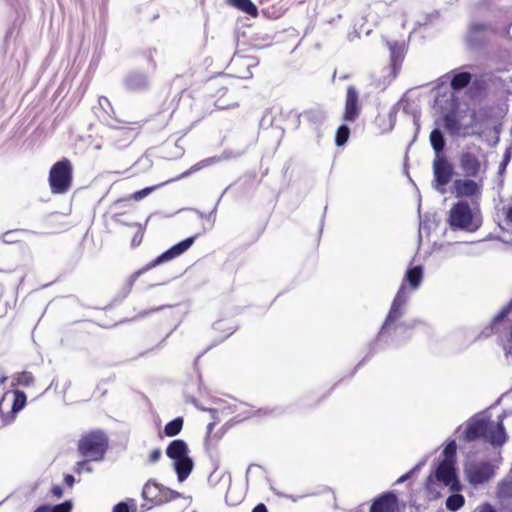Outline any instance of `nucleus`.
I'll use <instances>...</instances> for the list:
<instances>
[{
  "mask_svg": "<svg viewBox=\"0 0 512 512\" xmlns=\"http://www.w3.org/2000/svg\"><path fill=\"white\" fill-rule=\"evenodd\" d=\"M462 439L466 442L483 439L493 446H502L507 440L502 417L496 422L486 416L476 415L470 418L465 425Z\"/></svg>",
  "mask_w": 512,
  "mask_h": 512,
  "instance_id": "1",
  "label": "nucleus"
},
{
  "mask_svg": "<svg viewBox=\"0 0 512 512\" xmlns=\"http://www.w3.org/2000/svg\"><path fill=\"white\" fill-rule=\"evenodd\" d=\"M109 447V440L106 434L101 430H92L84 435L78 441L79 454L88 461H101Z\"/></svg>",
  "mask_w": 512,
  "mask_h": 512,
  "instance_id": "2",
  "label": "nucleus"
},
{
  "mask_svg": "<svg viewBox=\"0 0 512 512\" xmlns=\"http://www.w3.org/2000/svg\"><path fill=\"white\" fill-rule=\"evenodd\" d=\"M188 446L182 439L173 440L166 448V455L174 461V468L180 482L187 479L193 469V461L188 456Z\"/></svg>",
  "mask_w": 512,
  "mask_h": 512,
  "instance_id": "3",
  "label": "nucleus"
},
{
  "mask_svg": "<svg viewBox=\"0 0 512 512\" xmlns=\"http://www.w3.org/2000/svg\"><path fill=\"white\" fill-rule=\"evenodd\" d=\"M73 166L69 159L64 158L54 163L49 172V185L53 194H64L72 185Z\"/></svg>",
  "mask_w": 512,
  "mask_h": 512,
  "instance_id": "4",
  "label": "nucleus"
},
{
  "mask_svg": "<svg viewBox=\"0 0 512 512\" xmlns=\"http://www.w3.org/2000/svg\"><path fill=\"white\" fill-rule=\"evenodd\" d=\"M142 497L148 508H152L178 499L180 493L149 480L143 487Z\"/></svg>",
  "mask_w": 512,
  "mask_h": 512,
  "instance_id": "5",
  "label": "nucleus"
},
{
  "mask_svg": "<svg viewBox=\"0 0 512 512\" xmlns=\"http://www.w3.org/2000/svg\"><path fill=\"white\" fill-rule=\"evenodd\" d=\"M465 475L471 485L478 486L492 479L495 469L489 461H474L465 467Z\"/></svg>",
  "mask_w": 512,
  "mask_h": 512,
  "instance_id": "6",
  "label": "nucleus"
},
{
  "mask_svg": "<svg viewBox=\"0 0 512 512\" xmlns=\"http://www.w3.org/2000/svg\"><path fill=\"white\" fill-rule=\"evenodd\" d=\"M448 223L454 230H470L473 224V214L469 204L464 201L455 203L449 211Z\"/></svg>",
  "mask_w": 512,
  "mask_h": 512,
  "instance_id": "7",
  "label": "nucleus"
},
{
  "mask_svg": "<svg viewBox=\"0 0 512 512\" xmlns=\"http://www.w3.org/2000/svg\"><path fill=\"white\" fill-rule=\"evenodd\" d=\"M435 478L449 487L451 492H459L462 485L457 477L453 460L444 459L435 471Z\"/></svg>",
  "mask_w": 512,
  "mask_h": 512,
  "instance_id": "8",
  "label": "nucleus"
},
{
  "mask_svg": "<svg viewBox=\"0 0 512 512\" xmlns=\"http://www.w3.org/2000/svg\"><path fill=\"white\" fill-rule=\"evenodd\" d=\"M194 241H195V237H189V238L182 240L181 242L175 244L170 249L163 252L161 255H159L158 257H156L149 263H147L146 266L144 268H142L138 273L140 274V273L146 272V271L156 267L157 265H160L164 262H168V261L182 255L184 252H186L192 246Z\"/></svg>",
  "mask_w": 512,
  "mask_h": 512,
  "instance_id": "9",
  "label": "nucleus"
},
{
  "mask_svg": "<svg viewBox=\"0 0 512 512\" xmlns=\"http://www.w3.org/2000/svg\"><path fill=\"white\" fill-rule=\"evenodd\" d=\"M12 394H13V401H12L11 410L9 412L4 413L2 411V404L4 401V397L0 400V416H1V422L3 425L12 424L15 421L17 414L21 410H23V408L26 406V403H27V396L23 391L15 389L12 391Z\"/></svg>",
  "mask_w": 512,
  "mask_h": 512,
  "instance_id": "10",
  "label": "nucleus"
},
{
  "mask_svg": "<svg viewBox=\"0 0 512 512\" xmlns=\"http://www.w3.org/2000/svg\"><path fill=\"white\" fill-rule=\"evenodd\" d=\"M434 179L438 185H447L454 174L453 165L443 155H436L433 160Z\"/></svg>",
  "mask_w": 512,
  "mask_h": 512,
  "instance_id": "11",
  "label": "nucleus"
},
{
  "mask_svg": "<svg viewBox=\"0 0 512 512\" xmlns=\"http://www.w3.org/2000/svg\"><path fill=\"white\" fill-rule=\"evenodd\" d=\"M360 110L358 91L354 86H348L346 91L343 120L347 122H354L358 118Z\"/></svg>",
  "mask_w": 512,
  "mask_h": 512,
  "instance_id": "12",
  "label": "nucleus"
},
{
  "mask_svg": "<svg viewBox=\"0 0 512 512\" xmlns=\"http://www.w3.org/2000/svg\"><path fill=\"white\" fill-rule=\"evenodd\" d=\"M125 89L132 93L142 92L149 88V77L144 72L131 71L123 79Z\"/></svg>",
  "mask_w": 512,
  "mask_h": 512,
  "instance_id": "13",
  "label": "nucleus"
},
{
  "mask_svg": "<svg viewBox=\"0 0 512 512\" xmlns=\"http://www.w3.org/2000/svg\"><path fill=\"white\" fill-rule=\"evenodd\" d=\"M397 509L398 498L393 492L389 491L374 499L369 512H395Z\"/></svg>",
  "mask_w": 512,
  "mask_h": 512,
  "instance_id": "14",
  "label": "nucleus"
},
{
  "mask_svg": "<svg viewBox=\"0 0 512 512\" xmlns=\"http://www.w3.org/2000/svg\"><path fill=\"white\" fill-rule=\"evenodd\" d=\"M460 167L468 177H477L481 170V162L472 152H463L460 156Z\"/></svg>",
  "mask_w": 512,
  "mask_h": 512,
  "instance_id": "15",
  "label": "nucleus"
},
{
  "mask_svg": "<svg viewBox=\"0 0 512 512\" xmlns=\"http://www.w3.org/2000/svg\"><path fill=\"white\" fill-rule=\"evenodd\" d=\"M229 90L230 88L228 85H221L215 90L213 96L215 97V106L218 109H231L239 106L236 97L229 96L226 98Z\"/></svg>",
  "mask_w": 512,
  "mask_h": 512,
  "instance_id": "16",
  "label": "nucleus"
},
{
  "mask_svg": "<svg viewBox=\"0 0 512 512\" xmlns=\"http://www.w3.org/2000/svg\"><path fill=\"white\" fill-rule=\"evenodd\" d=\"M454 187L459 197H472L480 191V186L471 179L456 180Z\"/></svg>",
  "mask_w": 512,
  "mask_h": 512,
  "instance_id": "17",
  "label": "nucleus"
},
{
  "mask_svg": "<svg viewBox=\"0 0 512 512\" xmlns=\"http://www.w3.org/2000/svg\"><path fill=\"white\" fill-rule=\"evenodd\" d=\"M402 314H403L402 307L391 304L389 313H388V315L385 319V322L381 328L380 334L381 335H386V334L389 335L391 333V331L396 328V323L401 318Z\"/></svg>",
  "mask_w": 512,
  "mask_h": 512,
  "instance_id": "18",
  "label": "nucleus"
},
{
  "mask_svg": "<svg viewBox=\"0 0 512 512\" xmlns=\"http://www.w3.org/2000/svg\"><path fill=\"white\" fill-rule=\"evenodd\" d=\"M35 384V377L30 371L17 372L12 376V386L31 387Z\"/></svg>",
  "mask_w": 512,
  "mask_h": 512,
  "instance_id": "19",
  "label": "nucleus"
},
{
  "mask_svg": "<svg viewBox=\"0 0 512 512\" xmlns=\"http://www.w3.org/2000/svg\"><path fill=\"white\" fill-rule=\"evenodd\" d=\"M423 278V270L421 266H415L407 270L405 281L411 286L412 289H417Z\"/></svg>",
  "mask_w": 512,
  "mask_h": 512,
  "instance_id": "20",
  "label": "nucleus"
},
{
  "mask_svg": "<svg viewBox=\"0 0 512 512\" xmlns=\"http://www.w3.org/2000/svg\"><path fill=\"white\" fill-rule=\"evenodd\" d=\"M444 127L451 135H458L462 129L459 119L454 113H447L443 117Z\"/></svg>",
  "mask_w": 512,
  "mask_h": 512,
  "instance_id": "21",
  "label": "nucleus"
},
{
  "mask_svg": "<svg viewBox=\"0 0 512 512\" xmlns=\"http://www.w3.org/2000/svg\"><path fill=\"white\" fill-rule=\"evenodd\" d=\"M472 79V75L469 72H460L453 76L450 82V86L453 90L459 91L467 87Z\"/></svg>",
  "mask_w": 512,
  "mask_h": 512,
  "instance_id": "22",
  "label": "nucleus"
},
{
  "mask_svg": "<svg viewBox=\"0 0 512 512\" xmlns=\"http://www.w3.org/2000/svg\"><path fill=\"white\" fill-rule=\"evenodd\" d=\"M430 143L436 155H442L445 148V139L439 129H434L430 133Z\"/></svg>",
  "mask_w": 512,
  "mask_h": 512,
  "instance_id": "23",
  "label": "nucleus"
},
{
  "mask_svg": "<svg viewBox=\"0 0 512 512\" xmlns=\"http://www.w3.org/2000/svg\"><path fill=\"white\" fill-rule=\"evenodd\" d=\"M184 420L182 417H177L168 422L164 427V434L167 437H174L178 435L183 428Z\"/></svg>",
  "mask_w": 512,
  "mask_h": 512,
  "instance_id": "24",
  "label": "nucleus"
},
{
  "mask_svg": "<svg viewBox=\"0 0 512 512\" xmlns=\"http://www.w3.org/2000/svg\"><path fill=\"white\" fill-rule=\"evenodd\" d=\"M465 504V498L463 495L459 494L458 492H453L452 495H450L446 499V508L449 511L455 512L461 509Z\"/></svg>",
  "mask_w": 512,
  "mask_h": 512,
  "instance_id": "25",
  "label": "nucleus"
},
{
  "mask_svg": "<svg viewBox=\"0 0 512 512\" xmlns=\"http://www.w3.org/2000/svg\"><path fill=\"white\" fill-rule=\"evenodd\" d=\"M233 6L238 8L239 10L247 13L250 16H257L258 10L254 3L250 0H231Z\"/></svg>",
  "mask_w": 512,
  "mask_h": 512,
  "instance_id": "26",
  "label": "nucleus"
},
{
  "mask_svg": "<svg viewBox=\"0 0 512 512\" xmlns=\"http://www.w3.org/2000/svg\"><path fill=\"white\" fill-rule=\"evenodd\" d=\"M158 187H159V185L145 187L141 190H138V191L132 193L128 197L121 199L120 201H128V200L140 201V200L144 199L146 196H148L150 193H152Z\"/></svg>",
  "mask_w": 512,
  "mask_h": 512,
  "instance_id": "27",
  "label": "nucleus"
},
{
  "mask_svg": "<svg viewBox=\"0 0 512 512\" xmlns=\"http://www.w3.org/2000/svg\"><path fill=\"white\" fill-rule=\"evenodd\" d=\"M350 129L346 125L338 127L335 135V143L337 146H343L349 139Z\"/></svg>",
  "mask_w": 512,
  "mask_h": 512,
  "instance_id": "28",
  "label": "nucleus"
},
{
  "mask_svg": "<svg viewBox=\"0 0 512 512\" xmlns=\"http://www.w3.org/2000/svg\"><path fill=\"white\" fill-rule=\"evenodd\" d=\"M406 301H407L406 287H405V283H402V285L400 286L399 290L396 293V296H395L392 304L403 308V306L406 304Z\"/></svg>",
  "mask_w": 512,
  "mask_h": 512,
  "instance_id": "29",
  "label": "nucleus"
},
{
  "mask_svg": "<svg viewBox=\"0 0 512 512\" xmlns=\"http://www.w3.org/2000/svg\"><path fill=\"white\" fill-rule=\"evenodd\" d=\"M498 497L504 499L512 498V481L503 482L498 488Z\"/></svg>",
  "mask_w": 512,
  "mask_h": 512,
  "instance_id": "30",
  "label": "nucleus"
},
{
  "mask_svg": "<svg viewBox=\"0 0 512 512\" xmlns=\"http://www.w3.org/2000/svg\"><path fill=\"white\" fill-rule=\"evenodd\" d=\"M214 163V159L213 158H208V159H204L196 164H194L193 166L190 167L189 170L185 171L181 177H186L188 175H190L191 173L195 172V171H198L206 166H209L210 164Z\"/></svg>",
  "mask_w": 512,
  "mask_h": 512,
  "instance_id": "31",
  "label": "nucleus"
},
{
  "mask_svg": "<svg viewBox=\"0 0 512 512\" xmlns=\"http://www.w3.org/2000/svg\"><path fill=\"white\" fill-rule=\"evenodd\" d=\"M456 449H457V446H456V443L455 441H450L445 449H444V454H445V459H448V460H451V458H454L455 454H456Z\"/></svg>",
  "mask_w": 512,
  "mask_h": 512,
  "instance_id": "32",
  "label": "nucleus"
},
{
  "mask_svg": "<svg viewBox=\"0 0 512 512\" xmlns=\"http://www.w3.org/2000/svg\"><path fill=\"white\" fill-rule=\"evenodd\" d=\"M87 462V459L77 462L74 468L75 473L81 474L84 470L90 472L91 468L88 466Z\"/></svg>",
  "mask_w": 512,
  "mask_h": 512,
  "instance_id": "33",
  "label": "nucleus"
},
{
  "mask_svg": "<svg viewBox=\"0 0 512 512\" xmlns=\"http://www.w3.org/2000/svg\"><path fill=\"white\" fill-rule=\"evenodd\" d=\"M71 504L69 502H64L58 505H55L53 508H50V512H70Z\"/></svg>",
  "mask_w": 512,
  "mask_h": 512,
  "instance_id": "34",
  "label": "nucleus"
},
{
  "mask_svg": "<svg viewBox=\"0 0 512 512\" xmlns=\"http://www.w3.org/2000/svg\"><path fill=\"white\" fill-rule=\"evenodd\" d=\"M160 458H161V450L159 448H156L149 453L148 460H149V463H156L159 461Z\"/></svg>",
  "mask_w": 512,
  "mask_h": 512,
  "instance_id": "35",
  "label": "nucleus"
},
{
  "mask_svg": "<svg viewBox=\"0 0 512 512\" xmlns=\"http://www.w3.org/2000/svg\"><path fill=\"white\" fill-rule=\"evenodd\" d=\"M145 121H134L127 123V128L132 131H139L144 126Z\"/></svg>",
  "mask_w": 512,
  "mask_h": 512,
  "instance_id": "36",
  "label": "nucleus"
},
{
  "mask_svg": "<svg viewBox=\"0 0 512 512\" xmlns=\"http://www.w3.org/2000/svg\"><path fill=\"white\" fill-rule=\"evenodd\" d=\"M476 512H497L490 503H483L476 508Z\"/></svg>",
  "mask_w": 512,
  "mask_h": 512,
  "instance_id": "37",
  "label": "nucleus"
},
{
  "mask_svg": "<svg viewBox=\"0 0 512 512\" xmlns=\"http://www.w3.org/2000/svg\"><path fill=\"white\" fill-rule=\"evenodd\" d=\"M112 512H129V506L126 502H119L113 507Z\"/></svg>",
  "mask_w": 512,
  "mask_h": 512,
  "instance_id": "38",
  "label": "nucleus"
},
{
  "mask_svg": "<svg viewBox=\"0 0 512 512\" xmlns=\"http://www.w3.org/2000/svg\"><path fill=\"white\" fill-rule=\"evenodd\" d=\"M51 493L53 496L57 497V498H60L62 497L63 495V489L61 486L59 485H54L52 488H51Z\"/></svg>",
  "mask_w": 512,
  "mask_h": 512,
  "instance_id": "39",
  "label": "nucleus"
},
{
  "mask_svg": "<svg viewBox=\"0 0 512 512\" xmlns=\"http://www.w3.org/2000/svg\"><path fill=\"white\" fill-rule=\"evenodd\" d=\"M505 220L507 223L512 224V205L505 209Z\"/></svg>",
  "mask_w": 512,
  "mask_h": 512,
  "instance_id": "40",
  "label": "nucleus"
},
{
  "mask_svg": "<svg viewBox=\"0 0 512 512\" xmlns=\"http://www.w3.org/2000/svg\"><path fill=\"white\" fill-rule=\"evenodd\" d=\"M327 397L326 394H323V395H314L312 396L311 398V405H317L319 404L323 399H325Z\"/></svg>",
  "mask_w": 512,
  "mask_h": 512,
  "instance_id": "41",
  "label": "nucleus"
},
{
  "mask_svg": "<svg viewBox=\"0 0 512 512\" xmlns=\"http://www.w3.org/2000/svg\"><path fill=\"white\" fill-rule=\"evenodd\" d=\"M252 512H268V510L265 504L259 503L253 508Z\"/></svg>",
  "mask_w": 512,
  "mask_h": 512,
  "instance_id": "42",
  "label": "nucleus"
},
{
  "mask_svg": "<svg viewBox=\"0 0 512 512\" xmlns=\"http://www.w3.org/2000/svg\"><path fill=\"white\" fill-rule=\"evenodd\" d=\"M74 481H75V479H74V477H73L72 475H70V474L65 475V477H64V482H65L69 487H72V486H73Z\"/></svg>",
  "mask_w": 512,
  "mask_h": 512,
  "instance_id": "43",
  "label": "nucleus"
},
{
  "mask_svg": "<svg viewBox=\"0 0 512 512\" xmlns=\"http://www.w3.org/2000/svg\"><path fill=\"white\" fill-rule=\"evenodd\" d=\"M508 313V309H503L494 319L495 322H498L500 320H502L504 317H506Z\"/></svg>",
  "mask_w": 512,
  "mask_h": 512,
  "instance_id": "44",
  "label": "nucleus"
},
{
  "mask_svg": "<svg viewBox=\"0 0 512 512\" xmlns=\"http://www.w3.org/2000/svg\"><path fill=\"white\" fill-rule=\"evenodd\" d=\"M434 483V480L432 478V476H429L426 480V489L429 490V491H432L433 488H432V485Z\"/></svg>",
  "mask_w": 512,
  "mask_h": 512,
  "instance_id": "45",
  "label": "nucleus"
},
{
  "mask_svg": "<svg viewBox=\"0 0 512 512\" xmlns=\"http://www.w3.org/2000/svg\"><path fill=\"white\" fill-rule=\"evenodd\" d=\"M34 512H50V507L47 505L39 506Z\"/></svg>",
  "mask_w": 512,
  "mask_h": 512,
  "instance_id": "46",
  "label": "nucleus"
},
{
  "mask_svg": "<svg viewBox=\"0 0 512 512\" xmlns=\"http://www.w3.org/2000/svg\"><path fill=\"white\" fill-rule=\"evenodd\" d=\"M9 273L5 270H0V280H3L5 277H7Z\"/></svg>",
  "mask_w": 512,
  "mask_h": 512,
  "instance_id": "47",
  "label": "nucleus"
},
{
  "mask_svg": "<svg viewBox=\"0 0 512 512\" xmlns=\"http://www.w3.org/2000/svg\"><path fill=\"white\" fill-rule=\"evenodd\" d=\"M408 476H409L408 474L403 475L398 481L399 482L405 481L408 478Z\"/></svg>",
  "mask_w": 512,
  "mask_h": 512,
  "instance_id": "48",
  "label": "nucleus"
},
{
  "mask_svg": "<svg viewBox=\"0 0 512 512\" xmlns=\"http://www.w3.org/2000/svg\"><path fill=\"white\" fill-rule=\"evenodd\" d=\"M220 326H221V321L216 322L215 325H214V328L215 329H219Z\"/></svg>",
  "mask_w": 512,
  "mask_h": 512,
  "instance_id": "49",
  "label": "nucleus"
},
{
  "mask_svg": "<svg viewBox=\"0 0 512 512\" xmlns=\"http://www.w3.org/2000/svg\"><path fill=\"white\" fill-rule=\"evenodd\" d=\"M212 427H213V424H209V426H208L209 430H211Z\"/></svg>",
  "mask_w": 512,
  "mask_h": 512,
  "instance_id": "50",
  "label": "nucleus"
}]
</instances>
